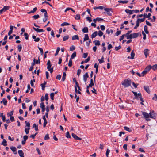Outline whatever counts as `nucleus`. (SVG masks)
I'll return each mask as SVG.
<instances>
[{
    "label": "nucleus",
    "mask_w": 157,
    "mask_h": 157,
    "mask_svg": "<svg viewBox=\"0 0 157 157\" xmlns=\"http://www.w3.org/2000/svg\"><path fill=\"white\" fill-rule=\"evenodd\" d=\"M131 81L130 78L125 79L121 82V84L124 86V87H127L131 86Z\"/></svg>",
    "instance_id": "nucleus-1"
},
{
    "label": "nucleus",
    "mask_w": 157,
    "mask_h": 157,
    "mask_svg": "<svg viewBox=\"0 0 157 157\" xmlns=\"http://www.w3.org/2000/svg\"><path fill=\"white\" fill-rule=\"evenodd\" d=\"M151 68V66L150 65L147 66L144 70L142 73L143 76H144Z\"/></svg>",
    "instance_id": "nucleus-2"
},
{
    "label": "nucleus",
    "mask_w": 157,
    "mask_h": 157,
    "mask_svg": "<svg viewBox=\"0 0 157 157\" xmlns=\"http://www.w3.org/2000/svg\"><path fill=\"white\" fill-rule=\"evenodd\" d=\"M112 8H105L104 10H105L106 12H105L104 13L105 14L107 13V14L109 16H111L112 15Z\"/></svg>",
    "instance_id": "nucleus-3"
},
{
    "label": "nucleus",
    "mask_w": 157,
    "mask_h": 157,
    "mask_svg": "<svg viewBox=\"0 0 157 157\" xmlns=\"http://www.w3.org/2000/svg\"><path fill=\"white\" fill-rule=\"evenodd\" d=\"M47 69H48V71H49L51 73H52L53 71V68L52 67L51 68V62L50 60H48V61L47 63Z\"/></svg>",
    "instance_id": "nucleus-4"
},
{
    "label": "nucleus",
    "mask_w": 157,
    "mask_h": 157,
    "mask_svg": "<svg viewBox=\"0 0 157 157\" xmlns=\"http://www.w3.org/2000/svg\"><path fill=\"white\" fill-rule=\"evenodd\" d=\"M150 117L152 119H155L156 116V114L155 113L153 110L151 111L149 113Z\"/></svg>",
    "instance_id": "nucleus-5"
},
{
    "label": "nucleus",
    "mask_w": 157,
    "mask_h": 157,
    "mask_svg": "<svg viewBox=\"0 0 157 157\" xmlns=\"http://www.w3.org/2000/svg\"><path fill=\"white\" fill-rule=\"evenodd\" d=\"M132 92L133 93L135 96L134 99H139V98H141V97H142V95L140 93L137 94V92L133 91H132Z\"/></svg>",
    "instance_id": "nucleus-6"
},
{
    "label": "nucleus",
    "mask_w": 157,
    "mask_h": 157,
    "mask_svg": "<svg viewBox=\"0 0 157 157\" xmlns=\"http://www.w3.org/2000/svg\"><path fill=\"white\" fill-rule=\"evenodd\" d=\"M143 115L144 116L147 121H149L150 120V119H149L148 118L150 117L149 113L148 114L146 112H142Z\"/></svg>",
    "instance_id": "nucleus-7"
},
{
    "label": "nucleus",
    "mask_w": 157,
    "mask_h": 157,
    "mask_svg": "<svg viewBox=\"0 0 157 157\" xmlns=\"http://www.w3.org/2000/svg\"><path fill=\"white\" fill-rule=\"evenodd\" d=\"M131 34L132 35V38H136L138 36L139 34H140V36H141V34L140 33H133Z\"/></svg>",
    "instance_id": "nucleus-8"
},
{
    "label": "nucleus",
    "mask_w": 157,
    "mask_h": 157,
    "mask_svg": "<svg viewBox=\"0 0 157 157\" xmlns=\"http://www.w3.org/2000/svg\"><path fill=\"white\" fill-rule=\"evenodd\" d=\"M89 77V75L87 72H86L85 74L83 75V80L85 82H86L87 80V78Z\"/></svg>",
    "instance_id": "nucleus-9"
},
{
    "label": "nucleus",
    "mask_w": 157,
    "mask_h": 157,
    "mask_svg": "<svg viewBox=\"0 0 157 157\" xmlns=\"http://www.w3.org/2000/svg\"><path fill=\"white\" fill-rule=\"evenodd\" d=\"M71 135L73 138L75 140H82V139L81 138L78 137L74 133H72Z\"/></svg>",
    "instance_id": "nucleus-10"
},
{
    "label": "nucleus",
    "mask_w": 157,
    "mask_h": 157,
    "mask_svg": "<svg viewBox=\"0 0 157 157\" xmlns=\"http://www.w3.org/2000/svg\"><path fill=\"white\" fill-rule=\"evenodd\" d=\"M33 28L35 31H36L37 32H44V30H43V29L39 28H36L34 27H33Z\"/></svg>",
    "instance_id": "nucleus-11"
},
{
    "label": "nucleus",
    "mask_w": 157,
    "mask_h": 157,
    "mask_svg": "<svg viewBox=\"0 0 157 157\" xmlns=\"http://www.w3.org/2000/svg\"><path fill=\"white\" fill-rule=\"evenodd\" d=\"M144 88L145 91H146L148 94H150V91L149 90V88L148 86H144Z\"/></svg>",
    "instance_id": "nucleus-12"
},
{
    "label": "nucleus",
    "mask_w": 157,
    "mask_h": 157,
    "mask_svg": "<svg viewBox=\"0 0 157 157\" xmlns=\"http://www.w3.org/2000/svg\"><path fill=\"white\" fill-rule=\"evenodd\" d=\"M135 55V54L134 52V50H132V51L131 54V57H130V56H128V59H134V57Z\"/></svg>",
    "instance_id": "nucleus-13"
},
{
    "label": "nucleus",
    "mask_w": 157,
    "mask_h": 157,
    "mask_svg": "<svg viewBox=\"0 0 157 157\" xmlns=\"http://www.w3.org/2000/svg\"><path fill=\"white\" fill-rule=\"evenodd\" d=\"M149 51V50L147 49H145L144 51V54L146 58L147 57V56L149 55L148 52Z\"/></svg>",
    "instance_id": "nucleus-14"
},
{
    "label": "nucleus",
    "mask_w": 157,
    "mask_h": 157,
    "mask_svg": "<svg viewBox=\"0 0 157 157\" xmlns=\"http://www.w3.org/2000/svg\"><path fill=\"white\" fill-rule=\"evenodd\" d=\"M10 149L11 150L14 152V154H16L17 153V152H16V148L13 146H12L11 147H10Z\"/></svg>",
    "instance_id": "nucleus-15"
},
{
    "label": "nucleus",
    "mask_w": 157,
    "mask_h": 157,
    "mask_svg": "<svg viewBox=\"0 0 157 157\" xmlns=\"http://www.w3.org/2000/svg\"><path fill=\"white\" fill-rule=\"evenodd\" d=\"M18 153L20 157H24V153L21 150H19L18 151Z\"/></svg>",
    "instance_id": "nucleus-16"
},
{
    "label": "nucleus",
    "mask_w": 157,
    "mask_h": 157,
    "mask_svg": "<svg viewBox=\"0 0 157 157\" xmlns=\"http://www.w3.org/2000/svg\"><path fill=\"white\" fill-rule=\"evenodd\" d=\"M98 35V32L95 31L94 32L91 36V37L92 39L95 38Z\"/></svg>",
    "instance_id": "nucleus-17"
},
{
    "label": "nucleus",
    "mask_w": 157,
    "mask_h": 157,
    "mask_svg": "<svg viewBox=\"0 0 157 157\" xmlns=\"http://www.w3.org/2000/svg\"><path fill=\"white\" fill-rule=\"evenodd\" d=\"M76 56V52H74L71 56L70 58L71 59H73L74 58H75Z\"/></svg>",
    "instance_id": "nucleus-18"
},
{
    "label": "nucleus",
    "mask_w": 157,
    "mask_h": 157,
    "mask_svg": "<svg viewBox=\"0 0 157 157\" xmlns=\"http://www.w3.org/2000/svg\"><path fill=\"white\" fill-rule=\"evenodd\" d=\"M32 38L34 39V41L35 42H38L40 40V38L38 37L36 38V36L35 35L32 36Z\"/></svg>",
    "instance_id": "nucleus-19"
},
{
    "label": "nucleus",
    "mask_w": 157,
    "mask_h": 157,
    "mask_svg": "<svg viewBox=\"0 0 157 157\" xmlns=\"http://www.w3.org/2000/svg\"><path fill=\"white\" fill-rule=\"evenodd\" d=\"M82 31L84 33H87L88 32V29L87 27H84L82 29Z\"/></svg>",
    "instance_id": "nucleus-20"
},
{
    "label": "nucleus",
    "mask_w": 157,
    "mask_h": 157,
    "mask_svg": "<svg viewBox=\"0 0 157 157\" xmlns=\"http://www.w3.org/2000/svg\"><path fill=\"white\" fill-rule=\"evenodd\" d=\"M1 145H3L4 146H6L7 145V141L5 139H3V141L1 143Z\"/></svg>",
    "instance_id": "nucleus-21"
},
{
    "label": "nucleus",
    "mask_w": 157,
    "mask_h": 157,
    "mask_svg": "<svg viewBox=\"0 0 157 157\" xmlns=\"http://www.w3.org/2000/svg\"><path fill=\"white\" fill-rule=\"evenodd\" d=\"M37 10V7H36L33 8V10L30 11V12H27L28 14H30L34 13Z\"/></svg>",
    "instance_id": "nucleus-22"
},
{
    "label": "nucleus",
    "mask_w": 157,
    "mask_h": 157,
    "mask_svg": "<svg viewBox=\"0 0 157 157\" xmlns=\"http://www.w3.org/2000/svg\"><path fill=\"white\" fill-rule=\"evenodd\" d=\"M151 16V14L150 13H148V15L146 13H144L143 14V17L145 19L146 18H149Z\"/></svg>",
    "instance_id": "nucleus-23"
},
{
    "label": "nucleus",
    "mask_w": 157,
    "mask_h": 157,
    "mask_svg": "<svg viewBox=\"0 0 157 157\" xmlns=\"http://www.w3.org/2000/svg\"><path fill=\"white\" fill-rule=\"evenodd\" d=\"M79 37L78 35H75L74 36H73L72 37V40H75L77 39V40H79Z\"/></svg>",
    "instance_id": "nucleus-24"
},
{
    "label": "nucleus",
    "mask_w": 157,
    "mask_h": 157,
    "mask_svg": "<svg viewBox=\"0 0 157 157\" xmlns=\"http://www.w3.org/2000/svg\"><path fill=\"white\" fill-rule=\"evenodd\" d=\"M44 15L45 17V18L43 19V21L44 22H46L48 19V16L47 15V14H46L45 13L44 14Z\"/></svg>",
    "instance_id": "nucleus-25"
},
{
    "label": "nucleus",
    "mask_w": 157,
    "mask_h": 157,
    "mask_svg": "<svg viewBox=\"0 0 157 157\" xmlns=\"http://www.w3.org/2000/svg\"><path fill=\"white\" fill-rule=\"evenodd\" d=\"M125 11L127 13H129L130 14H132L133 13L132 10L128 9L125 10Z\"/></svg>",
    "instance_id": "nucleus-26"
},
{
    "label": "nucleus",
    "mask_w": 157,
    "mask_h": 157,
    "mask_svg": "<svg viewBox=\"0 0 157 157\" xmlns=\"http://www.w3.org/2000/svg\"><path fill=\"white\" fill-rule=\"evenodd\" d=\"M89 38L88 34H85V37L84 38V41L86 40H89Z\"/></svg>",
    "instance_id": "nucleus-27"
},
{
    "label": "nucleus",
    "mask_w": 157,
    "mask_h": 157,
    "mask_svg": "<svg viewBox=\"0 0 157 157\" xmlns=\"http://www.w3.org/2000/svg\"><path fill=\"white\" fill-rule=\"evenodd\" d=\"M0 117H2V120H3V122H5L6 120H5V119H6V118H5V115H3V113H0Z\"/></svg>",
    "instance_id": "nucleus-28"
},
{
    "label": "nucleus",
    "mask_w": 157,
    "mask_h": 157,
    "mask_svg": "<svg viewBox=\"0 0 157 157\" xmlns=\"http://www.w3.org/2000/svg\"><path fill=\"white\" fill-rule=\"evenodd\" d=\"M35 58L34 59H33V63L32 64V66L31 67H30V68H29V71H31L33 69V66L34 65H35Z\"/></svg>",
    "instance_id": "nucleus-29"
},
{
    "label": "nucleus",
    "mask_w": 157,
    "mask_h": 157,
    "mask_svg": "<svg viewBox=\"0 0 157 157\" xmlns=\"http://www.w3.org/2000/svg\"><path fill=\"white\" fill-rule=\"evenodd\" d=\"M66 75V73L64 72H63V77L62 78V80L63 82H64L65 80Z\"/></svg>",
    "instance_id": "nucleus-30"
},
{
    "label": "nucleus",
    "mask_w": 157,
    "mask_h": 157,
    "mask_svg": "<svg viewBox=\"0 0 157 157\" xmlns=\"http://www.w3.org/2000/svg\"><path fill=\"white\" fill-rule=\"evenodd\" d=\"M104 8V7L103 6H100L98 7H94L93 8L94 10H96L97 9H99L101 10L103 9Z\"/></svg>",
    "instance_id": "nucleus-31"
},
{
    "label": "nucleus",
    "mask_w": 157,
    "mask_h": 157,
    "mask_svg": "<svg viewBox=\"0 0 157 157\" xmlns=\"http://www.w3.org/2000/svg\"><path fill=\"white\" fill-rule=\"evenodd\" d=\"M95 43V44L96 46H99L100 45V41L99 40H95L94 41Z\"/></svg>",
    "instance_id": "nucleus-32"
},
{
    "label": "nucleus",
    "mask_w": 157,
    "mask_h": 157,
    "mask_svg": "<svg viewBox=\"0 0 157 157\" xmlns=\"http://www.w3.org/2000/svg\"><path fill=\"white\" fill-rule=\"evenodd\" d=\"M33 128H35V130L36 131H38V126L36 125L35 124H34L33 126Z\"/></svg>",
    "instance_id": "nucleus-33"
},
{
    "label": "nucleus",
    "mask_w": 157,
    "mask_h": 157,
    "mask_svg": "<svg viewBox=\"0 0 157 157\" xmlns=\"http://www.w3.org/2000/svg\"><path fill=\"white\" fill-rule=\"evenodd\" d=\"M10 8V6H5L3 7V8L2 9L5 12L7 10H9Z\"/></svg>",
    "instance_id": "nucleus-34"
},
{
    "label": "nucleus",
    "mask_w": 157,
    "mask_h": 157,
    "mask_svg": "<svg viewBox=\"0 0 157 157\" xmlns=\"http://www.w3.org/2000/svg\"><path fill=\"white\" fill-rule=\"evenodd\" d=\"M148 27L147 25H145L144 26V30L147 34L149 33V31L147 30Z\"/></svg>",
    "instance_id": "nucleus-35"
},
{
    "label": "nucleus",
    "mask_w": 157,
    "mask_h": 157,
    "mask_svg": "<svg viewBox=\"0 0 157 157\" xmlns=\"http://www.w3.org/2000/svg\"><path fill=\"white\" fill-rule=\"evenodd\" d=\"M69 25L70 24L67 22H64L61 25V26H63L66 25Z\"/></svg>",
    "instance_id": "nucleus-36"
},
{
    "label": "nucleus",
    "mask_w": 157,
    "mask_h": 157,
    "mask_svg": "<svg viewBox=\"0 0 157 157\" xmlns=\"http://www.w3.org/2000/svg\"><path fill=\"white\" fill-rule=\"evenodd\" d=\"M3 103L5 105H6L7 103V101L5 98H3L2 99Z\"/></svg>",
    "instance_id": "nucleus-37"
},
{
    "label": "nucleus",
    "mask_w": 157,
    "mask_h": 157,
    "mask_svg": "<svg viewBox=\"0 0 157 157\" xmlns=\"http://www.w3.org/2000/svg\"><path fill=\"white\" fill-rule=\"evenodd\" d=\"M94 85V83L93 82V81L92 79H91L90 80V83L89 84V86H92Z\"/></svg>",
    "instance_id": "nucleus-38"
},
{
    "label": "nucleus",
    "mask_w": 157,
    "mask_h": 157,
    "mask_svg": "<svg viewBox=\"0 0 157 157\" xmlns=\"http://www.w3.org/2000/svg\"><path fill=\"white\" fill-rule=\"evenodd\" d=\"M65 136L68 138H71V136L69 134V132H67Z\"/></svg>",
    "instance_id": "nucleus-39"
},
{
    "label": "nucleus",
    "mask_w": 157,
    "mask_h": 157,
    "mask_svg": "<svg viewBox=\"0 0 157 157\" xmlns=\"http://www.w3.org/2000/svg\"><path fill=\"white\" fill-rule=\"evenodd\" d=\"M60 50V48L59 47H58L57 48L56 53H55V56H56L58 54L59 52V51Z\"/></svg>",
    "instance_id": "nucleus-40"
},
{
    "label": "nucleus",
    "mask_w": 157,
    "mask_h": 157,
    "mask_svg": "<svg viewBox=\"0 0 157 157\" xmlns=\"http://www.w3.org/2000/svg\"><path fill=\"white\" fill-rule=\"evenodd\" d=\"M29 129H30V128H27L25 127V131L26 134H28L29 133Z\"/></svg>",
    "instance_id": "nucleus-41"
},
{
    "label": "nucleus",
    "mask_w": 157,
    "mask_h": 157,
    "mask_svg": "<svg viewBox=\"0 0 157 157\" xmlns=\"http://www.w3.org/2000/svg\"><path fill=\"white\" fill-rule=\"evenodd\" d=\"M124 128L125 130L129 132H131L132 131L131 129H130L129 128L126 126L124 127Z\"/></svg>",
    "instance_id": "nucleus-42"
},
{
    "label": "nucleus",
    "mask_w": 157,
    "mask_h": 157,
    "mask_svg": "<svg viewBox=\"0 0 157 157\" xmlns=\"http://www.w3.org/2000/svg\"><path fill=\"white\" fill-rule=\"evenodd\" d=\"M69 38V36H66L63 37V41H65L67 40Z\"/></svg>",
    "instance_id": "nucleus-43"
},
{
    "label": "nucleus",
    "mask_w": 157,
    "mask_h": 157,
    "mask_svg": "<svg viewBox=\"0 0 157 157\" xmlns=\"http://www.w3.org/2000/svg\"><path fill=\"white\" fill-rule=\"evenodd\" d=\"M75 19L77 20H79L80 19V15L79 14H76L75 17Z\"/></svg>",
    "instance_id": "nucleus-44"
},
{
    "label": "nucleus",
    "mask_w": 157,
    "mask_h": 157,
    "mask_svg": "<svg viewBox=\"0 0 157 157\" xmlns=\"http://www.w3.org/2000/svg\"><path fill=\"white\" fill-rule=\"evenodd\" d=\"M39 17V15L38 14H37L33 16V17H32L34 19L36 20Z\"/></svg>",
    "instance_id": "nucleus-45"
},
{
    "label": "nucleus",
    "mask_w": 157,
    "mask_h": 157,
    "mask_svg": "<svg viewBox=\"0 0 157 157\" xmlns=\"http://www.w3.org/2000/svg\"><path fill=\"white\" fill-rule=\"evenodd\" d=\"M118 2L119 3H121L123 4H124V3H127L128 2V1H123L120 0V1H118Z\"/></svg>",
    "instance_id": "nucleus-46"
},
{
    "label": "nucleus",
    "mask_w": 157,
    "mask_h": 157,
    "mask_svg": "<svg viewBox=\"0 0 157 157\" xmlns=\"http://www.w3.org/2000/svg\"><path fill=\"white\" fill-rule=\"evenodd\" d=\"M151 68H152V69L153 70H155L157 69V64H155V65L153 66L152 67H151Z\"/></svg>",
    "instance_id": "nucleus-47"
},
{
    "label": "nucleus",
    "mask_w": 157,
    "mask_h": 157,
    "mask_svg": "<svg viewBox=\"0 0 157 157\" xmlns=\"http://www.w3.org/2000/svg\"><path fill=\"white\" fill-rule=\"evenodd\" d=\"M49 139V137L48 134H47L45 135L44 139L45 140H47Z\"/></svg>",
    "instance_id": "nucleus-48"
},
{
    "label": "nucleus",
    "mask_w": 157,
    "mask_h": 157,
    "mask_svg": "<svg viewBox=\"0 0 157 157\" xmlns=\"http://www.w3.org/2000/svg\"><path fill=\"white\" fill-rule=\"evenodd\" d=\"M50 97L51 99L53 100H54V93H51L50 94Z\"/></svg>",
    "instance_id": "nucleus-49"
},
{
    "label": "nucleus",
    "mask_w": 157,
    "mask_h": 157,
    "mask_svg": "<svg viewBox=\"0 0 157 157\" xmlns=\"http://www.w3.org/2000/svg\"><path fill=\"white\" fill-rule=\"evenodd\" d=\"M145 19L144 17L142 19L138 18L137 20L139 21V22H141L144 21Z\"/></svg>",
    "instance_id": "nucleus-50"
},
{
    "label": "nucleus",
    "mask_w": 157,
    "mask_h": 157,
    "mask_svg": "<svg viewBox=\"0 0 157 157\" xmlns=\"http://www.w3.org/2000/svg\"><path fill=\"white\" fill-rule=\"evenodd\" d=\"M72 59H70L68 63V66L70 67H71L72 65Z\"/></svg>",
    "instance_id": "nucleus-51"
},
{
    "label": "nucleus",
    "mask_w": 157,
    "mask_h": 157,
    "mask_svg": "<svg viewBox=\"0 0 157 157\" xmlns=\"http://www.w3.org/2000/svg\"><path fill=\"white\" fill-rule=\"evenodd\" d=\"M40 60L39 59V57L38 58V60H36L35 59V64H40Z\"/></svg>",
    "instance_id": "nucleus-52"
},
{
    "label": "nucleus",
    "mask_w": 157,
    "mask_h": 157,
    "mask_svg": "<svg viewBox=\"0 0 157 157\" xmlns=\"http://www.w3.org/2000/svg\"><path fill=\"white\" fill-rule=\"evenodd\" d=\"M103 33L101 31L99 30L98 31V35L99 36H102L103 35Z\"/></svg>",
    "instance_id": "nucleus-53"
},
{
    "label": "nucleus",
    "mask_w": 157,
    "mask_h": 157,
    "mask_svg": "<svg viewBox=\"0 0 157 157\" xmlns=\"http://www.w3.org/2000/svg\"><path fill=\"white\" fill-rule=\"evenodd\" d=\"M75 47L74 46L72 45L70 47V50L71 51H73L75 49Z\"/></svg>",
    "instance_id": "nucleus-54"
},
{
    "label": "nucleus",
    "mask_w": 157,
    "mask_h": 157,
    "mask_svg": "<svg viewBox=\"0 0 157 157\" xmlns=\"http://www.w3.org/2000/svg\"><path fill=\"white\" fill-rule=\"evenodd\" d=\"M104 59V57L103 56H102L101 59H98V61H99V63H102L104 62V61L103 60Z\"/></svg>",
    "instance_id": "nucleus-55"
},
{
    "label": "nucleus",
    "mask_w": 157,
    "mask_h": 157,
    "mask_svg": "<svg viewBox=\"0 0 157 157\" xmlns=\"http://www.w3.org/2000/svg\"><path fill=\"white\" fill-rule=\"evenodd\" d=\"M40 11L41 12L44 13V14L46 13V14H47V13L46 11V10L45 9H41L40 10Z\"/></svg>",
    "instance_id": "nucleus-56"
},
{
    "label": "nucleus",
    "mask_w": 157,
    "mask_h": 157,
    "mask_svg": "<svg viewBox=\"0 0 157 157\" xmlns=\"http://www.w3.org/2000/svg\"><path fill=\"white\" fill-rule=\"evenodd\" d=\"M24 35L25 36V39L28 40V39L29 35L26 33H24Z\"/></svg>",
    "instance_id": "nucleus-57"
},
{
    "label": "nucleus",
    "mask_w": 157,
    "mask_h": 157,
    "mask_svg": "<svg viewBox=\"0 0 157 157\" xmlns=\"http://www.w3.org/2000/svg\"><path fill=\"white\" fill-rule=\"evenodd\" d=\"M44 98L45 100L47 101L48 99V94H46L45 95Z\"/></svg>",
    "instance_id": "nucleus-58"
},
{
    "label": "nucleus",
    "mask_w": 157,
    "mask_h": 157,
    "mask_svg": "<svg viewBox=\"0 0 157 157\" xmlns=\"http://www.w3.org/2000/svg\"><path fill=\"white\" fill-rule=\"evenodd\" d=\"M18 51L20 52L22 49L21 45L20 44L18 45L17 46Z\"/></svg>",
    "instance_id": "nucleus-59"
},
{
    "label": "nucleus",
    "mask_w": 157,
    "mask_h": 157,
    "mask_svg": "<svg viewBox=\"0 0 157 157\" xmlns=\"http://www.w3.org/2000/svg\"><path fill=\"white\" fill-rule=\"evenodd\" d=\"M87 21H89L90 22L92 21V20L91 19V18L90 17H86V18Z\"/></svg>",
    "instance_id": "nucleus-60"
},
{
    "label": "nucleus",
    "mask_w": 157,
    "mask_h": 157,
    "mask_svg": "<svg viewBox=\"0 0 157 157\" xmlns=\"http://www.w3.org/2000/svg\"><path fill=\"white\" fill-rule=\"evenodd\" d=\"M152 99L157 101V95L155 94H154V96L153 98Z\"/></svg>",
    "instance_id": "nucleus-61"
},
{
    "label": "nucleus",
    "mask_w": 157,
    "mask_h": 157,
    "mask_svg": "<svg viewBox=\"0 0 157 157\" xmlns=\"http://www.w3.org/2000/svg\"><path fill=\"white\" fill-rule=\"evenodd\" d=\"M142 34L143 35V39L144 40L146 39V34H145V33H144V31H142Z\"/></svg>",
    "instance_id": "nucleus-62"
},
{
    "label": "nucleus",
    "mask_w": 157,
    "mask_h": 157,
    "mask_svg": "<svg viewBox=\"0 0 157 157\" xmlns=\"http://www.w3.org/2000/svg\"><path fill=\"white\" fill-rule=\"evenodd\" d=\"M38 48L40 52V53H41V55H43V49L42 48H40L39 47H38Z\"/></svg>",
    "instance_id": "nucleus-63"
},
{
    "label": "nucleus",
    "mask_w": 157,
    "mask_h": 157,
    "mask_svg": "<svg viewBox=\"0 0 157 157\" xmlns=\"http://www.w3.org/2000/svg\"><path fill=\"white\" fill-rule=\"evenodd\" d=\"M121 31H117L115 33L116 35V36H118L121 34Z\"/></svg>",
    "instance_id": "nucleus-64"
}]
</instances>
